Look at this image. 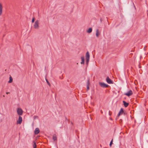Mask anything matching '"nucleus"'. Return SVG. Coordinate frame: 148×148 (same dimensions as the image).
I'll return each instance as SVG.
<instances>
[{"mask_svg": "<svg viewBox=\"0 0 148 148\" xmlns=\"http://www.w3.org/2000/svg\"><path fill=\"white\" fill-rule=\"evenodd\" d=\"M39 21L38 20H36L35 21L34 25L33 26L34 29H39Z\"/></svg>", "mask_w": 148, "mask_h": 148, "instance_id": "f257e3e1", "label": "nucleus"}, {"mask_svg": "<svg viewBox=\"0 0 148 148\" xmlns=\"http://www.w3.org/2000/svg\"><path fill=\"white\" fill-rule=\"evenodd\" d=\"M90 54L88 51L87 52L86 54V63L87 64H88L90 59Z\"/></svg>", "mask_w": 148, "mask_h": 148, "instance_id": "f03ea898", "label": "nucleus"}, {"mask_svg": "<svg viewBox=\"0 0 148 148\" xmlns=\"http://www.w3.org/2000/svg\"><path fill=\"white\" fill-rule=\"evenodd\" d=\"M16 111L18 114L19 115V116L22 115L23 114V111L20 108H18L17 109Z\"/></svg>", "mask_w": 148, "mask_h": 148, "instance_id": "7ed1b4c3", "label": "nucleus"}, {"mask_svg": "<svg viewBox=\"0 0 148 148\" xmlns=\"http://www.w3.org/2000/svg\"><path fill=\"white\" fill-rule=\"evenodd\" d=\"M22 118L21 116H19L18 120L16 121L17 124H21L22 122Z\"/></svg>", "mask_w": 148, "mask_h": 148, "instance_id": "20e7f679", "label": "nucleus"}, {"mask_svg": "<svg viewBox=\"0 0 148 148\" xmlns=\"http://www.w3.org/2000/svg\"><path fill=\"white\" fill-rule=\"evenodd\" d=\"M99 84L100 86L103 88H106L108 86V85L104 83L99 82Z\"/></svg>", "mask_w": 148, "mask_h": 148, "instance_id": "39448f33", "label": "nucleus"}, {"mask_svg": "<svg viewBox=\"0 0 148 148\" xmlns=\"http://www.w3.org/2000/svg\"><path fill=\"white\" fill-rule=\"evenodd\" d=\"M133 94V92L131 90H130L127 93L125 94V95L129 97L131 95Z\"/></svg>", "mask_w": 148, "mask_h": 148, "instance_id": "423d86ee", "label": "nucleus"}, {"mask_svg": "<svg viewBox=\"0 0 148 148\" xmlns=\"http://www.w3.org/2000/svg\"><path fill=\"white\" fill-rule=\"evenodd\" d=\"M106 82L108 83L109 84H112L113 82L111 79H110L108 77H107L106 79Z\"/></svg>", "mask_w": 148, "mask_h": 148, "instance_id": "0eeeda50", "label": "nucleus"}, {"mask_svg": "<svg viewBox=\"0 0 148 148\" xmlns=\"http://www.w3.org/2000/svg\"><path fill=\"white\" fill-rule=\"evenodd\" d=\"M40 132V130L39 128H36L34 130V134H37Z\"/></svg>", "mask_w": 148, "mask_h": 148, "instance_id": "6e6552de", "label": "nucleus"}, {"mask_svg": "<svg viewBox=\"0 0 148 148\" xmlns=\"http://www.w3.org/2000/svg\"><path fill=\"white\" fill-rule=\"evenodd\" d=\"M81 62L80 63L81 64H84V56L81 57Z\"/></svg>", "mask_w": 148, "mask_h": 148, "instance_id": "1a4fd4ad", "label": "nucleus"}, {"mask_svg": "<svg viewBox=\"0 0 148 148\" xmlns=\"http://www.w3.org/2000/svg\"><path fill=\"white\" fill-rule=\"evenodd\" d=\"M2 5L1 3H0V16H1L2 13Z\"/></svg>", "mask_w": 148, "mask_h": 148, "instance_id": "9d476101", "label": "nucleus"}, {"mask_svg": "<svg viewBox=\"0 0 148 148\" xmlns=\"http://www.w3.org/2000/svg\"><path fill=\"white\" fill-rule=\"evenodd\" d=\"M123 111L122 108H121L118 114V116H119L120 115L122 114L123 113Z\"/></svg>", "mask_w": 148, "mask_h": 148, "instance_id": "9b49d317", "label": "nucleus"}, {"mask_svg": "<svg viewBox=\"0 0 148 148\" xmlns=\"http://www.w3.org/2000/svg\"><path fill=\"white\" fill-rule=\"evenodd\" d=\"M99 30L98 29H97L96 30V35L97 37H98L99 35Z\"/></svg>", "mask_w": 148, "mask_h": 148, "instance_id": "f8f14e48", "label": "nucleus"}, {"mask_svg": "<svg viewBox=\"0 0 148 148\" xmlns=\"http://www.w3.org/2000/svg\"><path fill=\"white\" fill-rule=\"evenodd\" d=\"M123 102L124 103V106L125 107H126L128 106V105H129V104L128 103H126L125 101H123Z\"/></svg>", "mask_w": 148, "mask_h": 148, "instance_id": "ddd939ff", "label": "nucleus"}, {"mask_svg": "<svg viewBox=\"0 0 148 148\" xmlns=\"http://www.w3.org/2000/svg\"><path fill=\"white\" fill-rule=\"evenodd\" d=\"M92 29L91 28H90L87 31V33H90L92 32Z\"/></svg>", "mask_w": 148, "mask_h": 148, "instance_id": "4468645a", "label": "nucleus"}, {"mask_svg": "<svg viewBox=\"0 0 148 148\" xmlns=\"http://www.w3.org/2000/svg\"><path fill=\"white\" fill-rule=\"evenodd\" d=\"M9 80L8 81V83H12L13 81V79L12 77L11 76H10L9 77Z\"/></svg>", "mask_w": 148, "mask_h": 148, "instance_id": "2eb2a0df", "label": "nucleus"}, {"mask_svg": "<svg viewBox=\"0 0 148 148\" xmlns=\"http://www.w3.org/2000/svg\"><path fill=\"white\" fill-rule=\"evenodd\" d=\"M53 139L54 140H57V137L56 136L55 134L53 135Z\"/></svg>", "mask_w": 148, "mask_h": 148, "instance_id": "dca6fc26", "label": "nucleus"}, {"mask_svg": "<svg viewBox=\"0 0 148 148\" xmlns=\"http://www.w3.org/2000/svg\"><path fill=\"white\" fill-rule=\"evenodd\" d=\"M33 143H34V144L33 145V148H36V143L34 141L33 142Z\"/></svg>", "mask_w": 148, "mask_h": 148, "instance_id": "f3484780", "label": "nucleus"}, {"mask_svg": "<svg viewBox=\"0 0 148 148\" xmlns=\"http://www.w3.org/2000/svg\"><path fill=\"white\" fill-rule=\"evenodd\" d=\"M45 80H46V81L47 83V84L49 85V86H51L50 84V83H49V81H48L47 79L46 78H45Z\"/></svg>", "mask_w": 148, "mask_h": 148, "instance_id": "a211bd4d", "label": "nucleus"}, {"mask_svg": "<svg viewBox=\"0 0 148 148\" xmlns=\"http://www.w3.org/2000/svg\"><path fill=\"white\" fill-rule=\"evenodd\" d=\"M38 118V116H34V119L35 120L36 119H37Z\"/></svg>", "mask_w": 148, "mask_h": 148, "instance_id": "6ab92c4d", "label": "nucleus"}, {"mask_svg": "<svg viewBox=\"0 0 148 148\" xmlns=\"http://www.w3.org/2000/svg\"><path fill=\"white\" fill-rule=\"evenodd\" d=\"M112 142H113V139H112L111 141L110 144V147H111L112 144Z\"/></svg>", "mask_w": 148, "mask_h": 148, "instance_id": "aec40b11", "label": "nucleus"}, {"mask_svg": "<svg viewBox=\"0 0 148 148\" xmlns=\"http://www.w3.org/2000/svg\"><path fill=\"white\" fill-rule=\"evenodd\" d=\"M34 20H35V18H34L33 17L32 18V23H33L34 21Z\"/></svg>", "mask_w": 148, "mask_h": 148, "instance_id": "412c9836", "label": "nucleus"}, {"mask_svg": "<svg viewBox=\"0 0 148 148\" xmlns=\"http://www.w3.org/2000/svg\"><path fill=\"white\" fill-rule=\"evenodd\" d=\"M90 85V83L89 82V81L88 80L87 82V85H88V86H89Z\"/></svg>", "mask_w": 148, "mask_h": 148, "instance_id": "4be33fe9", "label": "nucleus"}, {"mask_svg": "<svg viewBox=\"0 0 148 148\" xmlns=\"http://www.w3.org/2000/svg\"><path fill=\"white\" fill-rule=\"evenodd\" d=\"M87 90H88L89 89V86H88V85H87Z\"/></svg>", "mask_w": 148, "mask_h": 148, "instance_id": "5701e85b", "label": "nucleus"}, {"mask_svg": "<svg viewBox=\"0 0 148 148\" xmlns=\"http://www.w3.org/2000/svg\"><path fill=\"white\" fill-rule=\"evenodd\" d=\"M9 92H6V94H9Z\"/></svg>", "mask_w": 148, "mask_h": 148, "instance_id": "b1692460", "label": "nucleus"}, {"mask_svg": "<svg viewBox=\"0 0 148 148\" xmlns=\"http://www.w3.org/2000/svg\"><path fill=\"white\" fill-rule=\"evenodd\" d=\"M109 115H111V114H109Z\"/></svg>", "mask_w": 148, "mask_h": 148, "instance_id": "393cba45", "label": "nucleus"}]
</instances>
